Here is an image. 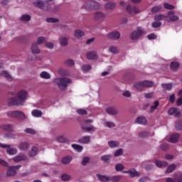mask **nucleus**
Segmentation results:
<instances>
[{
    "label": "nucleus",
    "instance_id": "f257e3e1",
    "mask_svg": "<svg viewBox=\"0 0 182 182\" xmlns=\"http://www.w3.org/2000/svg\"><path fill=\"white\" fill-rule=\"evenodd\" d=\"M27 99L28 92L26 90H21L17 93L16 97L9 98L7 100V103L9 106H23Z\"/></svg>",
    "mask_w": 182,
    "mask_h": 182
},
{
    "label": "nucleus",
    "instance_id": "f03ea898",
    "mask_svg": "<svg viewBox=\"0 0 182 182\" xmlns=\"http://www.w3.org/2000/svg\"><path fill=\"white\" fill-rule=\"evenodd\" d=\"M54 82L57 83L60 90H66V89H68V86L72 84V80L67 77L55 78Z\"/></svg>",
    "mask_w": 182,
    "mask_h": 182
},
{
    "label": "nucleus",
    "instance_id": "7ed1b4c3",
    "mask_svg": "<svg viewBox=\"0 0 182 182\" xmlns=\"http://www.w3.org/2000/svg\"><path fill=\"white\" fill-rule=\"evenodd\" d=\"M8 117H14L19 119V120H25L26 117L25 114L21 111H10L7 112Z\"/></svg>",
    "mask_w": 182,
    "mask_h": 182
},
{
    "label": "nucleus",
    "instance_id": "20e7f679",
    "mask_svg": "<svg viewBox=\"0 0 182 182\" xmlns=\"http://www.w3.org/2000/svg\"><path fill=\"white\" fill-rule=\"evenodd\" d=\"M82 8L87 10L99 9V8H100V4L95 1L90 0L85 3Z\"/></svg>",
    "mask_w": 182,
    "mask_h": 182
},
{
    "label": "nucleus",
    "instance_id": "39448f33",
    "mask_svg": "<svg viewBox=\"0 0 182 182\" xmlns=\"http://www.w3.org/2000/svg\"><path fill=\"white\" fill-rule=\"evenodd\" d=\"M144 33V31H143V28L141 27H137L136 31H134L131 35H130V39L132 41H136V39H139L140 36H141Z\"/></svg>",
    "mask_w": 182,
    "mask_h": 182
},
{
    "label": "nucleus",
    "instance_id": "423d86ee",
    "mask_svg": "<svg viewBox=\"0 0 182 182\" xmlns=\"http://www.w3.org/2000/svg\"><path fill=\"white\" fill-rule=\"evenodd\" d=\"M176 12L174 11H168L166 15V21L167 22H176V21H178L180 18L178 16L174 15Z\"/></svg>",
    "mask_w": 182,
    "mask_h": 182
},
{
    "label": "nucleus",
    "instance_id": "0eeeda50",
    "mask_svg": "<svg viewBox=\"0 0 182 182\" xmlns=\"http://www.w3.org/2000/svg\"><path fill=\"white\" fill-rule=\"evenodd\" d=\"M0 147L1 149H7L6 152L8 154H11V156H14L18 153V151L15 148H11L10 145L5 144H1L0 143Z\"/></svg>",
    "mask_w": 182,
    "mask_h": 182
},
{
    "label": "nucleus",
    "instance_id": "6e6552de",
    "mask_svg": "<svg viewBox=\"0 0 182 182\" xmlns=\"http://www.w3.org/2000/svg\"><path fill=\"white\" fill-rule=\"evenodd\" d=\"M20 167H21V165L11 166L6 172V176L8 177L16 176Z\"/></svg>",
    "mask_w": 182,
    "mask_h": 182
},
{
    "label": "nucleus",
    "instance_id": "1a4fd4ad",
    "mask_svg": "<svg viewBox=\"0 0 182 182\" xmlns=\"http://www.w3.org/2000/svg\"><path fill=\"white\" fill-rule=\"evenodd\" d=\"M168 114H169V116H174L175 117H178V116L181 114V109L176 107H172L168 111Z\"/></svg>",
    "mask_w": 182,
    "mask_h": 182
},
{
    "label": "nucleus",
    "instance_id": "9d476101",
    "mask_svg": "<svg viewBox=\"0 0 182 182\" xmlns=\"http://www.w3.org/2000/svg\"><path fill=\"white\" fill-rule=\"evenodd\" d=\"M106 16L105 13L97 11L95 14L94 19H95V21H103V19H106Z\"/></svg>",
    "mask_w": 182,
    "mask_h": 182
},
{
    "label": "nucleus",
    "instance_id": "9b49d317",
    "mask_svg": "<svg viewBox=\"0 0 182 182\" xmlns=\"http://www.w3.org/2000/svg\"><path fill=\"white\" fill-rule=\"evenodd\" d=\"M127 11L129 14H140L141 12V11L137 7L135 6L133 8L130 5L127 6Z\"/></svg>",
    "mask_w": 182,
    "mask_h": 182
},
{
    "label": "nucleus",
    "instance_id": "f8f14e48",
    "mask_svg": "<svg viewBox=\"0 0 182 182\" xmlns=\"http://www.w3.org/2000/svg\"><path fill=\"white\" fill-rule=\"evenodd\" d=\"M81 129L82 130H83V132H85L87 133H90V132H95V130H96V128H95V127H93V125L92 124L82 125Z\"/></svg>",
    "mask_w": 182,
    "mask_h": 182
},
{
    "label": "nucleus",
    "instance_id": "ddd939ff",
    "mask_svg": "<svg viewBox=\"0 0 182 182\" xmlns=\"http://www.w3.org/2000/svg\"><path fill=\"white\" fill-rule=\"evenodd\" d=\"M86 58L89 59V60H95L97 59V53L95 51H90L86 53Z\"/></svg>",
    "mask_w": 182,
    "mask_h": 182
},
{
    "label": "nucleus",
    "instance_id": "4468645a",
    "mask_svg": "<svg viewBox=\"0 0 182 182\" xmlns=\"http://www.w3.org/2000/svg\"><path fill=\"white\" fill-rule=\"evenodd\" d=\"M78 143L80 144H89L90 143V136H84L78 139Z\"/></svg>",
    "mask_w": 182,
    "mask_h": 182
},
{
    "label": "nucleus",
    "instance_id": "2eb2a0df",
    "mask_svg": "<svg viewBox=\"0 0 182 182\" xmlns=\"http://www.w3.org/2000/svg\"><path fill=\"white\" fill-rule=\"evenodd\" d=\"M108 38H109V39H113V40L119 39L120 33L119 31H112L108 34Z\"/></svg>",
    "mask_w": 182,
    "mask_h": 182
},
{
    "label": "nucleus",
    "instance_id": "dca6fc26",
    "mask_svg": "<svg viewBox=\"0 0 182 182\" xmlns=\"http://www.w3.org/2000/svg\"><path fill=\"white\" fill-rule=\"evenodd\" d=\"M166 182H182V174L176 175L174 179L172 178H167Z\"/></svg>",
    "mask_w": 182,
    "mask_h": 182
},
{
    "label": "nucleus",
    "instance_id": "f3484780",
    "mask_svg": "<svg viewBox=\"0 0 182 182\" xmlns=\"http://www.w3.org/2000/svg\"><path fill=\"white\" fill-rule=\"evenodd\" d=\"M97 177H98L99 180L101 181L102 182L112 181V177L110 176H103L97 173Z\"/></svg>",
    "mask_w": 182,
    "mask_h": 182
},
{
    "label": "nucleus",
    "instance_id": "a211bd4d",
    "mask_svg": "<svg viewBox=\"0 0 182 182\" xmlns=\"http://www.w3.org/2000/svg\"><path fill=\"white\" fill-rule=\"evenodd\" d=\"M0 76L6 77V79L9 80V82H12V80H14V77H12V75L5 70L0 73Z\"/></svg>",
    "mask_w": 182,
    "mask_h": 182
},
{
    "label": "nucleus",
    "instance_id": "6ab92c4d",
    "mask_svg": "<svg viewBox=\"0 0 182 182\" xmlns=\"http://www.w3.org/2000/svg\"><path fill=\"white\" fill-rule=\"evenodd\" d=\"M129 176L131 178H134V177H139L140 176V172L136 171L135 168H132L129 169Z\"/></svg>",
    "mask_w": 182,
    "mask_h": 182
},
{
    "label": "nucleus",
    "instance_id": "aec40b11",
    "mask_svg": "<svg viewBox=\"0 0 182 182\" xmlns=\"http://www.w3.org/2000/svg\"><path fill=\"white\" fill-rule=\"evenodd\" d=\"M156 166L157 167H159L160 168H161V167H167V166H168V163H167L166 161H161L159 160H156L154 161Z\"/></svg>",
    "mask_w": 182,
    "mask_h": 182
},
{
    "label": "nucleus",
    "instance_id": "412c9836",
    "mask_svg": "<svg viewBox=\"0 0 182 182\" xmlns=\"http://www.w3.org/2000/svg\"><path fill=\"white\" fill-rule=\"evenodd\" d=\"M26 156H25V155L23 154H19L15 156L14 158H13L14 161H15L16 163H19V161H22V160H26Z\"/></svg>",
    "mask_w": 182,
    "mask_h": 182
},
{
    "label": "nucleus",
    "instance_id": "4be33fe9",
    "mask_svg": "<svg viewBox=\"0 0 182 182\" xmlns=\"http://www.w3.org/2000/svg\"><path fill=\"white\" fill-rule=\"evenodd\" d=\"M135 122L138 124H147V119L143 117H139L136 119Z\"/></svg>",
    "mask_w": 182,
    "mask_h": 182
},
{
    "label": "nucleus",
    "instance_id": "5701e85b",
    "mask_svg": "<svg viewBox=\"0 0 182 182\" xmlns=\"http://www.w3.org/2000/svg\"><path fill=\"white\" fill-rule=\"evenodd\" d=\"M29 147V144L28 142H21L18 145V149L23 151L26 150Z\"/></svg>",
    "mask_w": 182,
    "mask_h": 182
},
{
    "label": "nucleus",
    "instance_id": "b1692460",
    "mask_svg": "<svg viewBox=\"0 0 182 182\" xmlns=\"http://www.w3.org/2000/svg\"><path fill=\"white\" fill-rule=\"evenodd\" d=\"M38 153V147L33 146L31 150L28 152V156L30 157H35Z\"/></svg>",
    "mask_w": 182,
    "mask_h": 182
},
{
    "label": "nucleus",
    "instance_id": "393cba45",
    "mask_svg": "<svg viewBox=\"0 0 182 182\" xmlns=\"http://www.w3.org/2000/svg\"><path fill=\"white\" fill-rule=\"evenodd\" d=\"M31 50H32V53H34L35 55H38V54L41 53V50L38 49V46L36 45V43H33L32 45Z\"/></svg>",
    "mask_w": 182,
    "mask_h": 182
},
{
    "label": "nucleus",
    "instance_id": "a878e982",
    "mask_svg": "<svg viewBox=\"0 0 182 182\" xmlns=\"http://www.w3.org/2000/svg\"><path fill=\"white\" fill-rule=\"evenodd\" d=\"M178 139H180V135L178 134H174L171 135L169 141L170 143H176Z\"/></svg>",
    "mask_w": 182,
    "mask_h": 182
},
{
    "label": "nucleus",
    "instance_id": "bb28decb",
    "mask_svg": "<svg viewBox=\"0 0 182 182\" xmlns=\"http://www.w3.org/2000/svg\"><path fill=\"white\" fill-rule=\"evenodd\" d=\"M180 68V63L178 62H171L170 65V68L171 70H177Z\"/></svg>",
    "mask_w": 182,
    "mask_h": 182
},
{
    "label": "nucleus",
    "instance_id": "cd10ccee",
    "mask_svg": "<svg viewBox=\"0 0 182 182\" xmlns=\"http://www.w3.org/2000/svg\"><path fill=\"white\" fill-rule=\"evenodd\" d=\"M31 114L33 117H41V116H42V111L39 109H33Z\"/></svg>",
    "mask_w": 182,
    "mask_h": 182
},
{
    "label": "nucleus",
    "instance_id": "c85d7f7f",
    "mask_svg": "<svg viewBox=\"0 0 182 182\" xmlns=\"http://www.w3.org/2000/svg\"><path fill=\"white\" fill-rule=\"evenodd\" d=\"M33 5H35V6H37V8L42 9L43 8V6H45V3L42 0H37L33 2Z\"/></svg>",
    "mask_w": 182,
    "mask_h": 182
},
{
    "label": "nucleus",
    "instance_id": "c756f323",
    "mask_svg": "<svg viewBox=\"0 0 182 182\" xmlns=\"http://www.w3.org/2000/svg\"><path fill=\"white\" fill-rule=\"evenodd\" d=\"M160 105V102H159V100H156L154 102V105L151 106L150 107V113H153V112H154V110H156V109H157V107H159V105Z\"/></svg>",
    "mask_w": 182,
    "mask_h": 182
},
{
    "label": "nucleus",
    "instance_id": "7c9ffc66",
    "mask_svg": "<svg viewBox=\"0 0 182 182\" xmlns=\"http://www.w3.org/2000/svg\"><path fill=\"white\" fill-rule=\"evenodd\" d=\"M74 36L75 38H82V36H85V32L81 30H76L75 31Z\"/></svg>",
    "mask_w": 182,
    "mask_h": 182
},
{
    "label": "nucleus",
    "instance_id": "2f4dec72",
    "mask_svg": "<svg viewBox=\"0 0 182 182\" xmlns=\"http://www.w3.org/2000/svg\"><path fill=\"white\" fill-rule=\"evenodd\" d=\"M40 77L42 79H49L50 77V74L48 72L43 71L40 73Z\"/></svg>",
    "mask_w": 182,
    "mask_h": 182
},
{
    "label": "nucleus",
    "instance_id": "473e14b6",
    "mask_svg": "<svg viewBox=\"0 0 182 182\" xmlns=\"http://www.w3.org/2000/svg\"><path fill=\"white\" fill-rule=\"evenodd\" d=\"M105 8H106V9H108V10L114 9L116 8V3H114V2L107 3L105 4Z\"/></svg>",
    "mask_w": 182,
    "mask_h": 182
},
{
    "label": "nucleus",
    "instance_id": "72a5a7b5",
    "mask_svg": "<svg viewBox=\"0 0 182 182\" xmlns=\"http://www.w3.org/2000/svg\"><path fill=\"white\" fill-rule=\"evenodd\" d=\"M154 19L156 21H163V19H165L166 21H167V16H164L163 14H159L154 16Z\"/></svg>",
    "mask_w": 182,
    "mask_h": 182
},
{
    "label": "nucleus",
    "instance_id": "f704fd0d",
    "mask_svg": "<svg viewBox=\"0 0 182 182\" xmlns=\"http://www.w3.org/2000/svg\"><path fill=\"white\" fill-rule=\"evenodd\" d=\"M72 147L74 149V150H75V151H77L78 153H80L82 150H83V146L76 144H72Z\"/></svg>",
    "mask_w": 182,
    "mask_h": 182
},
{
    "label": "nucleus",
    "instance_id": "c9c22d12",
    "mask_svg": "<svg viewBox=\"0 0 182 182\" xmlns=\"http://www.w3.org/2000/svg\"><path fill=\"white\" fill-rule=\"evenodd\" d=\"M134 87L136 89L138 92H141L143 90V82H136L134 85Z\"/></svg>",
    "mask_w": 182,
    "mask_h": 182
},
{
    "label": "nucleus",
    "instance_id": "e433bc0d",
    "mask_svg": "<svg viewBox=\"0 0 182 182\" xmlns=\"http://www.w3.org/2000/svg\"><path fill=\"white\" fill-rule=\"evenodd\" d=\"M72 161V156H65L64 158L62 159V163L63 164H69Z\"/></svg>",
    "mask_w": 182,
    "mask_h": 182
},
{
    "label": "nucleus",
    "instance_id": "4c0bfd02",
    "mask_svg": "<svg viewBox=\"0 0 182 182\" xmlns=\"http://www.w3.org/2000/svg\"><path fill=\"white\" fill-rule=\"evenodd\" d=\"M107 113L108 114H117V111L114 107H109L107 109Z\"/></svg>",
    "mask_w": 182,
    "mask_h": 182
},
{
    "label": "nucleus",
    "instance_id": "58836bf2",
    "mask_svg": "<svg viewBox=\"0 0 182 182\" xmlns=\"http://www.w3.org/2000/svg\"><path fill=\"white\" fill-rule=\"evenodd\" d=\"M153 82L145 80L142 82V85L144 87H153Z\"/></svg>",
    "mask_w": 182,
    "mask_h": 182
},
{
    "label": "nucleus",
    "instance_id": "ea45409f",
    "mask_svg": "<svg viewBox=\"0 0 182 182\" xmlns=\"http://www.w3.org/2000/svg\"><path fill=\"white\" fill-rule=\"evenodd\" d=\"M119 142L116 141H109L108 142V146L111 147V149H114V147H117L119 146Z\"/></svg>",
    "mask_w": 182,
    "mask_h": 182
},
{
    "label": "nucleus",
    "instance_id": "a19ab883",
    "mask_svg": "<svg viewBox=\"0 0 182 182\" xmlns=\"http://www.w3.org/2000/svg\"><path fill=\"white\" fill-rule=\"evenodd\" d=\"M1 129L5 130V132H12V130H14V127H12V125H2Z\"/></svg>",
    "mask_w": 182,
    "mask_h": 182
},
{
    "label": "nucleus",
    "instance_id": "79ce46f5",
    "mask_svg": "<svg viewBox=\"0 0 182 182\" xmlns=\"http://www.w3.org/2000/svg\"><path fill=\"white\" fill-rule=\"evenodd\" d=\"M176 167H177L176 164L170 165L166 171V173H173L174 170H176Z\"/></svg>",
    "mask_w": 182,
    "mask_h": 182
},
{
    "label": "nucleus",
    "instance_id": "37998d69",
    "mask_svg": "<svg viewBox=\"0 0 182 182\" xmlns=\"http://www.w3.org/2000/svg\"><path fill=\"white\" fill-rule=\"evenodd\" d=\"M58 141L59 143H68L69 141V139H68L66 137L63 136H60L57 138Z\"/></svg>",
    "mask_w": 182,
    "mask_h": 182
},
{
    "label": "nucleus",
    "instance_id": "c03bdc74",
    "mask_svg": "<svg viewBox=\"0 0 182 182\" xmlns=\"http://www.w3.org/2000/svg\"><path fill=\"white\" fill-rule=\"evenodd\" d=\"M162 87H164L165 89V90H171L172 87H173V85H171V83H164L161 84Z\"/></svg>",
    "mask_w": 182,
    "mask_h": 182
},
{
    "label": "nucleus",
    "instance_id": "a18cd8bd",
    "mask_svg": "<svg viewBox=\"0 0 182 182\" xmlns=\"http://www.w3.org/2000/svg\"><path fill=\"white\" fill-rule=\"evenodd\" d=\"M82 72H89V70H92V65H84L82 66Z\"/></svg>",
    "mask_w": 182,
    "mask_h": 182
},
{
    "label": "nucleus",
    "instance_id": "49530a36",
    "mask_svg": "<svg viewBox=\"0 0 182 182\" xmlns=\"http://www.w3.org/2000/svg\"><path fill=\"white\" fill-rule=\"evenodd\" d=\"M46 22H48V23H56V22H59V20L55 18H47Z\"/></svg>",
    "mask_w": 182,
    "mask_h": 182
},
{
    "label": "nucleus",
    "instance_id": "de8ad7c7",
    "mask_svg": "<svg viewBox=\"0 0 182 182\" xmlns=\"http://www.w3.org/2000/svg\"><path fill=\"white\" fill-rule=\"evenodd\" d=\"M161 6H154L151 9V12H152V14H156V12H159V11H161Z\"/></svg>",
    "mask_w": 182,
    "mask_h": 182
},
{
    "label": "nucleus",
    "instance_id": "09e8293b",
    "mask_svg": "<svg viewBox=\"0 0 182 182\" xmlns=\"http://www.w3.org/2000/svg\"><path fill=\"white\" fill-rule=\"evenodd\" d=\"M176 130H182V121H177L175 123Z\"/></svg>",
    "mask_w": 182,
    "mask_h": 182
},
{
    "label": "nucleus",
    "instance_id": "8fccbe9b",
    "mask_svg": "<svg viewBox=\"0 0 182 182\" xmlns=\"http://www.w3.org/2000/svg\"><path fill=\"white\" fill-rule=\"evenodd\" d=\"M151 26L154 28H160L161 26V21H154L151 23Z\"/></svg>",
    "mask_w": 182,
    "mask_h": 182
},
{
    "label": "nucleus",
    "instance_id": "3c124183",
    "mask_svg": "<svg viewBox=\"0 0 182 182\" xmlns=\"http://www.w3.org/2000/svg\"><path fill=\"white\" fill-rule=\"evenodd\" d=\"M21 21H23L24 22H28L31 19V16H29L28 14H23L21 16Z\"/></svg>",
    "mask_w": 182,
    "mask_h": 182
},
{
    "label": "nucleus",
    "instance_id": "603ef678",
    "mask_svg": "<svg viewBox=\"0 0 182 182\" xmlns=\"http://www.w3.org/2000/svg\"><path fill=\"white\" fill-rule=\"evenodd\" d=\"M101 160L104 161V163H109V160H110V155H104L101 157Z\"/></svg>",
    "mask_w": 182,
    "mask_h": 182
},
{
    "label": "nucleus",
    "instance_id": "864d4df0",
    "mask_svg": "<svg viewBox=\"0 0 182 182\" xmlns=\"http://www.w3.org/2000/svg\"><path fill=\"white\" fill-rule=\"evenodd\" d=\"M164 8H165V9H168L169 11H173V9H174V6L168 4V3H165L164 4Z\"/></svg>",
    "mask_w": 182,
    "mask_h": 182
},
{
    "label": "nucleus",
    "instance_id": "5fc2aeb1",
    "mask_svg": "<svg viewBox=\"0 0 182 182\" xmlns=\"http://www.w3.org/2000/svg\"><path fill=\"white\" fill-rule=\"evenodd\" d=\"M25 132L28 134H36V131L32 128H27L25 129Z\"/></svg>",
    "mask_w": 182,
    "mask_h": 182
},
{
    "label": "nucleus",
    "instance_id": "6e6d98bb",
    "mask_svg": "<svg viewBox=\"0 0 182 182\" xmlns=\"http://www.w3.org/2000/svg\"><path fill=\"white\" fill-rule=\"evenodd\" d=\"M121 178H122V176H120V175L114 176L111 177L110 181L118 182Z\"/></svg>",
    "mask_w": 182,
    "mask_h": 182
},
{
    "label": "nucleus",
    "instance_id": "4d7b16f0",
    "mask_svg": "<svg viewBox=\"0 0 182 182\" xmlns=\"http://www.w3.org/2000/svg\"><path fill=\"white\" fill-rule=\"evenodd\" d=\"M124 168V166L122 164H118L115 166L116 171H122Z\"/></svg>",
    "mask_w": 182,
    "mask_h": 182
},
{
    "label": "nucleus",
    "instance_id": "13d9d810",
    "mask_svg": "<svg viewBox=\"0 0 182 182\" xmlns=\"http://www.w3.org/2000/svg\"><path fill=\"white\" fill-rule=\"evenodd\" d=\"M77 113L81 116H86V114H87V111L83 109H79L77 110Z\"/></svg>",
    "mask_w": 182,
    "mask_h": 182
},
{
    "label": "nucleus",
    "instance_id": "bf43d9fd",
    "mask_svg": "<svg viewBox=\"0 0 182 182\" xmlns=\"http://www.w3.org/2000/svg\"><path fill=\"white\" fill-rule=\"evenodd\" d=\"M109 51L111 52V53H119V50L115 46L109 47Z\"/></svg>",
    "mask_w": 182,
    "mask_h": 182
},
{
    "label": "nucleus",
    "instance_id": "052dcab7",
    "mask_svg": "<svg viewBox=\"0 0 182 182\" xmlns=\"http://www.w3.org/2000/svg\"><path fill=\"white\" fill-rule=\"evenodd\" d=\"M61 179L63 180V181H69V180H70V176L68 174H63L61 176Z\"/></svg>",
    "mask_w": 182,
    "mask_h": 182
},
{
    "label": "nucleus",
    "instance_id": "680f3d73",
    "mask_svg": "<svg viewBox=\"0 0 182 182\" xmlns=\"http://www.w3.org/2000/svg\"><path fill=\"white\" fill-rule=\"evenodd\" d=\"M68 39H69L68 37L67 38H62L60 40V45H61V46H68Z\"/></svg>",
    "mask_w": 182,
    "mask_h": 182
},
{
    "label": "nucleus",
    "instance_id": "e2e57ef3",
    "mask_svg": "<svg viewBox=\"0 0 182 182\" xmlns=\"http://www.w3.org/2000/svg\"><path fill=\"white\" fill-rule=\"evenodd\" d=\"M123 154V149H117L115 153H114V156L115 157H119V156H122Z\"/></svg>",
    "mask_w": 182,
    "mask_h": 182
},
{
    "label": "nucleus",
    "instance_id": "0e129e2a",
    "mask_svg": "<svg viewBox=\"0 0 182 182\" xmlns=\"http://www.w3.org/2000/svg\"><path fill=\"white\" fill-rule=\"evenodd\" d=\"M89 161H90V158H89V157H84L82 159V166H86L87 164L89 163Z\"/></svg>",
    "mask_w": 182,
    "mask_h": 182
},
{
    "label": "nucleus",
    "instance_id": "69168bd1",
    "mask_svg": "<svg viewBox=\"0 0 182 182\" xmlns=\"http://www.w3.org/2000/svg\"><path fill=\"white\" fill-rule=\"evenodd\" d=\"M45 41H46L45 37H39L37 40V43L38 45H42V43H43Z\"/></svg>",
    "mask_w": 182,
    "mask_h": 182
},
{
    "label": "nucleus",
    "instance_id": "338daca9",
    "mask_svg": "<svg viewBox=\"0 0 182 182\" xmlns=\"http://www.w3.org/2000/svg\"><path fill=\"white\" fill-rule=\"evenodd\" d=\"M65 63L67 65V66H73V65H75L73 60H68L65 62Z\"/></svg>",
    "mask_w": 182,
    "mask_h": 182
},
{
    "label": "nucleus",
    "instance_id": "774afa93",
    "mask_svg": "<svg viewBox=\"0 0 182 182\" xmlns=\"http://www.w3.org/2000/svg\"><path fill=\"white\" fill-rule=\"evenodd\" d=\"M147 136H149V132H142L139 134V136L141 137L142 139L144 137H147Z\"/></svg>",
    "mask_w": 182,
    "mask_h": 182
}]
</instances>
